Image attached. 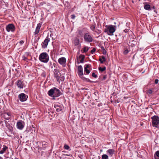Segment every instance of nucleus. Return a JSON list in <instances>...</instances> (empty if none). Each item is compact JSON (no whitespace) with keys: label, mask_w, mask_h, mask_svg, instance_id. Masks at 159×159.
Here are the masks:
<instances>
[{"label":"nucleus","mask_w":159,"mask_h":159,"mask_svg":"<svg viewBox=\"0 0 159 159\" xmlns=\"http://www.w3.org/2000/svg\"><path fill=\"white\" fill-rule=\"evenodd\" d=\"M1 147H2L1 144V143H0V149H1Z\"/></svg>","instance_id":"obj_47"},{"label":"nucleus","mask_w":159,"mask_h":159,"mask_svg":"<svg viewBox=\"0 0 159 159\" xmlns=\"http://www.w3.org/2000/svg\"><path fill=\"white\" fill-rule=\"evenodd\" d=\"M92 77L95 78H96L97 77V75L96 74H95L94 72L92 73Z\"/></svg>","instance_id":"obj_36"},{"label":"nucleus","mask_w":159,"mask_h":159,"mask_svg":"<svg viewBox=\"0 0 159 159\" xmlns=\"http://www.w3.org/2000/svg\"><path fill=\"white\" fill-rule=\"evenodd\" d=\"M154 157L155 159H159V151H157L156 152Z\"/></svg>","instance_id":"obj_27"},{"label":"nucleus","mask_w":159,"mask_h":159,"mask_svg":"<svg viewBox=\"0 0 159 159\" xmlns=\"http://www.w3.org/2000/svg\"><path fill=\"white\" fill-rule=\"evenodd\" d=\"M152 89H149L148 91V93L149 94H152Z\"/></svg>","instance_id":"obj_39"},{"label":"nucleus","mask_w":159,"mask_h":159,"mask_svg":"<svg viewBox=\"0 0 159 159\" xmlns=\"http://www.w3.org/2000/svg\"><path fill=\"white\" fill-rule=\"evenodd\" d=\"M54 71V73H58V70L57 69V66L55 68L53 69V70Z\"/></svg>","instance_id":"obj_33"},{"label":"nucleus","mask_w":159,"mask_h":159,"mask_svg":"<svg viewBox=\"0 0 159 159\" xmlns=\"http://www.w3.org/2000/svg\"><path fill=\"white\" fill-rule=\"evenodd\" d=\"M70 16L72 19H74L76 17L75 16L74 14L71 15Z\"/></svg>","instance_id":"obj_37"},{"label":"nucleus","mask_w":159,"mask_h":159,"mask_svg":"<svg viewBox=\"0 0 159 159\" xmlns=\"http://www.w3.org/2000/svg\"><path fill=\"white\" fill-rule=\"evenodd\" d=\"M98 106H99V104H98Z\"/></svg>","instance_id":"obj_53"},{"label":"nucleus","mask_w":159,"mask_h":159,"mask_svg":"<svg viewBox=\"0 0 159 159\" xmlns=\"http://www.w3.org/2000/svg\"><path fill=\"white\" fill-rule=\"evenodd\" d=\"M24 43V41H23V40H21L20 41V43L21 44H23Z\"/></svg>","instance_id":"obj_43"},{"label":"nucleus","mask_w":159,"mask_h":159,"mask_svg":"<svg viewBox=\"0 0 159 159\" xmlns=\"http://www.w3.org/2000/svg\"><path fill=\"white\" fill-rule=\"evenodd\" d=\"M89 50V48L87 47H85L83 49V52H86Z\"/></svg>","instance_id":"obj_31"},{"label":"nucleus","mask_w":159,"mask_h":159,"mask_svg":"<svg viewBox=\"0 0 159 159\" xmlns=\"http://www.w3.org/2000/svg\"><path fill=\"white\" fill-rule=\"evenodd\" d=\"M0 159H3V158L2 157H0Z\"/></svg>","instance_id":"obj_48"},{"label":"nucleus","mask_w":159,"mask_h":159,"mask_svg":"<svg viewBox=\"0 0 159 159\" xmlns=\"http://www.w3.org/2000/svg\"><path fill=\"white\" fill-rule=\"evenodd\" d=\"M80 40L78 38H76L74 40V43L75 46H79Z\"/></svg>","instance_id":"obj_23"},{"label":"nucleus","mask_w":159,"mask_h":159,"mask_svg":"<svg viewBox=\"0 0 159 159\" xmlns=\"http://www.w3.org/2000/svg\"><path fill=\"white\" fill-rule=\"evenodd\" d=\"M153 9L154 8V7H153Z\"/></svg>","instance_id":"obj_55"},{"label":"nucleus","mask_w":159,"mask_h":159,"mask_svg":"<svg viewBox=\"0 0 159 159\" xmlns=\"http://www.w3.org/2000/svg\"><path fill=\"white\" fill-rule=\"evenodd\" d=\"M58 73H55L54 74V76L55 78H56L57 81H58L60 79V76L59 75H60V76L61 75V74H59V75H58Z\"/></svg>","instance_id":"obj_25"},{"label":"nucleus","mask_w":159,"mask_h":159,"mask_svg":"<svg viewBox=\"0 0 159 159\" xmlns=\"http://www.w3.org/2000/svg\"><path fill=\"white\" fill-rule=\"evenodd\" d=\"M23 60L24 61H26L27 59V58L26 57H23Z\"/></svg>","instance_id":"obj_45"},{"label":"nucleus","mask_w":159,"mask_h":159,"mask_svg":"<svg viewBox=\"0 0 159 159\" xmlns=\"http://www.w3.org/2000/svg\"><path fill=\"white\" fill-rule=\"evenodd\" d=\"M6 29L7 31L8 32L10 31L14 32L15 30V27L13 24H10L6 26Z\"/></svg>","instance_id":"obj_7"},{"label":"nucleus","mask_w":159,"mask_h":159,"mask_svg":"<svg viewBox=\"0 0 159 159\" xmlns=\"http://www.w3.org/2000/svg\"><path fill=\"white\" fill-rule=\"evenodd\" d=\"M16 85L18 88L20 89H23L25 85V84L23 81L21 80H18L16 83Z\"/></svg>","instance_id":"obj_12"},{"label":"nucleus","mask_w":159,"mask_h":159,"mask_svg":"<svg viewBox=\"0 0 159 159\" xmlns=\"http://www.w3.org/2000/svg\"><path fill=\"white\" fill-rule=\"evenodd\" d=\"M39 59L42 62L46 63L49 61V57L46 52H43L39 55Z\"/></svg>","instance_id":"obj_2"},{"label":"nucleus","mask_w":159,"mask_h":159,"mask_svg":"<svg viewBox=\"0 0 159 159\" xmlns=\"http://www.w3.org/2000/svg\"><path fill=\"white\" fill-rule=\"evenodd\" d=\"M79 63H80V62H78V64H79Z\"/></svg>","instance_id":"obj_54"},{"label":"nucleus","mask_w":159,"mask_h":159,"mask_svg":"<svg viewBox=\"0 0 159 159\" xmlns=\"http://www.w3.org/2000/svg\"><path fill=\"white\" fill-rule=\"evenodd\" d=\"M50 39L49 38L48 35L44 41L42 43V48H46L48 44V42L50 41Z\"/></svg>","instance_id":"obj_6"},{"label":"nucleus","mask_w":159,"mask_h":159,"mask_svg":"<svg viewBox=\"0 0 159 159\" xmlns=\"http://www.w3.org/2000/svg\"><path fill=\"white\" fill-rule=\"evenodd\" d=\"M50 67L51 68L52 70H53L57 66L56 64L55 63H52L51 62H50L49 63Z\"/></svg>","instance_id":"obj_20"},{"label":"nucleus","mask_w":159,"mask_h":159,"mask_svg":"<svg viewBox=\"0 0 159 159\" xmlns=\"http://www.w3.org/2000/svg\"><path fill=\"white\" fill-rule=\"evenodd\" d=\"M102 159H108V157L106 154L103 155L102 156Z\"/></svg>","instance_id":"obj_29"},{"label":"nucleus","mask_w":159,"mask_h":159,"mask_svg":"<svg viewBox=\"0 0 159 159\" xmlns=\"http://www.w3.org/2000/svg\"><path fill=\"white\" fill-rule=\"evenodd\" d=\"M81 78L83 80H84V81H85V80H86V78L85 77H84L83 76H80Z\"/></svg>","instance_id":"obj_40"},{"label":"nucleus","mask_w":159,"mask_h":159,"mask_svg":"<svg viewBox=\"0 0 159 159\" xmlns=\"http://www.w3.org/2000/svg\"><path fill=\"white\" fill-rule=\"evenodd\" d=\"M54 107L56 109V110L57 112H59L62 109V107L58 105H55Z\"/></svg>","instance_id":"obj_18"},{"label":"nucleus","mask_w":159,"mask_h":159,"mask_svg":"<svg viewBox=\"0 0 159 159\" xmlns=\"http://www.w3.org/2000/svg\"><path fill=\"white\" fill-rule=\"evenodd\" d=\"M106 77H104V78L105 79Z\"/></svg>","instance_id":"obj_52"},{"label":"nucleus","mask_w":159,"mask_h":159,"mask_svg":"<svg viewBox=\"0 0 159 159\" xmlns=\"http://www.w3.org/2000/svg\"><path fill=\"white\" fill-rule=\"evenodd\" d=\"M85 81H86L87 82H94V83H95V82H94L93 81L90 80L88 78H86V80Z\"/></svg>","instance_id":"obj_34"},{"label":"nucleus","mask_w":159,"mask_h":159,"mask_svg":"<svg viewBox=\"0 0 159 159\" xmlns=\"http://www.w3.org/2000/svg\"><path fill=\"white\" fill-rule=\"evenodd\" d=\"M0 116L1 118H3L6 120H8L10 119L11 115V113L8 112H6L5 111H3V112L0 111Z\"/></svg>","instance_id":"obj_3"},{"label":"nucleus","mask_w":159,"mask_h":159,"mask_svg":"<svg viewBox=\"0 0 159 159\" xmlns=\"http://www.w3.org/2000/svg\"><path fill=\"white\" fill-rule=\"evenodd\" d=\"M20 100L21 102H25L28 96L24 93H21L18 95Z\"/></svg>","instance_id":"obj_8"},{"label":"nucleus","mask_w":159,"mask_h":159,"mask_svg":"<svg viewBox=\"0 0 159 159\" xmlns=\"http://www.w3.org/2000/svg\"><path fill=\"white\" fill-rule=\"evenodd\" d=\"M144 8L147 10H151V9L150 8V6L149 4H145L144 6Z\"/></svg>","instance_id":"obj_26"},{"label":"nucleus","mask_w":159,"mask_h":159,"mask_svg":"<svg viewBox=\"0 0 159 159\" xmlns=\"http://www.w3.org/2000/svg\"><path fill=\"white\" fill-rule=\"evenodd\" d=\"M94 93L95 96H97L98 94V92H95Z\"/></svg>","instance_id":"obj_44"},{"label":"nucleus","mask_w":159,"mask_h":159,"mask_svg":"<svg viewBox=\"0 0 159 159\" xmlns=\"http://www.w3.org/2000/svg\"><path fill=\"white\" fill-rule=\"evenodd\" d=\"M54 89V95L53 96V99H55V98L57 97L60 96L61 95V93L60 90L56 88L55 87V89Z\"/></svg>","instance_id":"obj_11"},{"label":"nucleus","mask_w":159,"mask_h":159,"mask_svg":"<svg viewBox=\"0 0 159 159\" xmlns=\"http://www.w3.org/2000/svg\"><path fill=\"white\" fill-rule=\"evenodd\" d=\"M78 75L80 76L83 75V70L82 67L81 65L79 66L78 67Z\"/></svg>","instance_id":"obj_13"},{"label":"nucleus","mask_w":159,"mask_h":159,"mask_svg":"<svg viewBox=\"0 0 159 159\" xmlns=\"http://www.w3.org/2000/svg\"><path fill=\"white\" fill-rule=\"evenodd\" d=\"M107 152L108 154L110 155L111 156H112L114 154L115 151L113 149H109L107 150Z\"/></svg>","instance_id":"obj_19"},{"label":"nucleus","mask_w":159,"mask_h":159,"mask_svg":"<svg viewBox=\"0 0 159 159\" xmlns=\"http://www.w3.org/2000/svg\"><path fill=\"white\" fill-rule=\"evenodd\" d=\"M64 147L65 149L68 150L70 149V147L66 144H65Z\"/></svg>","instance_id":"obj_32"},{"label":"nucleus","mask_w":159,"mask_h":159,"mask_svg":"<svg viewBox=\"0 0 159 159\" xmlns=\"http://www.w3.org/2000/svg\"><path fill=\"white\" fill-rule=\"evenodd\" d=\"M159 82V80L158 79H156L155 81V83L156 84H157Z\"/></svg>","instance_id":"obj_41"},{"label":"nucleus","mask_w":159,"mask_h":159,"mask_svg":"<svg viewBox=\"0 0 159 159\" xmlns=\"http://www.w3.org/2000/svg\"><path fill=\"white\" fill-rule=\"evenodd\" d=\"M4 122H5V124L6 125V127H7L8 122L6 120H5Z\"/></svg>","instance_id":"obj_42"},{"label":"nucleus","mask_w":159,"mask_h":159,"mask_svg":"<svg viewBox=\"0 0 159 159\" xmlns=\"http://www.w3.org/2000/svg\"><path fill=\"white\" fill-rule=\"evenodd\" d=\"M54 89H55V87L52 88L48 91V94L49 96L53 97V96L54 95Z\"/></svg>","instance_id":"obj_17"},{"label":"nucleus","mask_w":159,"mask_h":159,"mask_svg":"<svg viewBox=\"0 0 159 159\" xmlns=\"http://www.w3.org/2000/svg\"><path fill=\"white\" fill-rule=\"evenodd\" d=\"M91 67V65L90 64H86L84 66V71L87 74H89L90 71L88 69H90Z\"/></svg>","instance_id":"obj_14"},{"label":"nucleus","mask_w":159,"mask_h":159,"mask_svg":"<svg viewBox=\"0 0 159 159\" xmlns=\"http://www.w3.org/2000/svg\"><path fill=\"white\" fill-rule=\"evenodd\" d=\"M42 25V23H39L37 24V27L36 28L35 31L34 32V35L37 34L39 31Z\"/></svg>","instance_id":"obj_15"},{"label":"nucleus","mask_w":159,"mask_h":159,"mask_svg":"<svg viewBox=\"0 0 159 159\" xmlns=\"http://www.w3.org/2000/svg\"><path fill=\"white\" fill-rule=\"evenodd\" d=\"M84 41L86 42L90 43L92 42L93 40L92 36L88 31L85 33L84 35Z\"/></svg>","instance_id":"obj_4"},{"label":"nucleus","mask_w":159,"mask_h":159,"mask_svg":"<svg viewBox=\"0 0 159 159\" xmlns=\"http://www.w3.org/2000/svg\"><path fill=\"white\" fill-rule=\"evenodd\" d=\"M99 61H100V63L102 64L104 61H106V59L105 57L104 56H102L100 57Z\"/></svg>","instance_id":"obj_22"},{"label":"nucleus","mask_w":159,"mask_h":159,"mask_svg":"<svg viewBox=\"0 0 159 159\" xmlns=\"http://www.w3.org/2000/svg\"><path fill=\"white\" fill-rule=\"evenodd\" d=\"M14 159H19V158H16V157H15V158H14Z\"/></svg>","instance_id":"obj_49"},{"label":"nucleus","mask_w":159,"mask_h":159,"mask_svg":"<svg viewBox=\"0 0 159 159\" xmlns=\"http://www.w3.org/2000/svg\"><path fill=\"white\" fill-rule=\"evenodd\" d=\"M106 28L104 29V32L107 33L110 35H113V34L116 29V26L112 25H108L105 26Z\"/></svg>","instance_id":"obj_1"},{"label":"nucleus","mask_w":159,"mask_h":159,"mask_svg":"<svg viewBox=\"0 0 159 159\" xmlns=\"http://www.w3.org/2000/svg\"><path fill=\"white\" fill-rule=\"evenodd\" d=\"M85 56L83 55L80 54L79 56V58L80 59V63H83L85 58Z\"/></svg>","instance_id":"obj_24"},{"label":"nucleus","mask_w":159,"mask_h":159,"mask_svg":"<svg viewBox=\"0 0 159 159\" xmlns=\"http://www.w3.org/2000/svg\"><path fill=\"white\" fill-rule=\"evenodd\" d=\"M95 100H96V101H97V100H98V99H95Z\"/></svg>","instance_id":"obj_51"},{"label":"nucleus","mask_w":159,"mask_h":159,"mask_svg":"<svg viewBox=\"0 0 159 159\" xmlns=\"http://www.w3.org/2000/svg\"><path fill=\"white\" fill-rule=\"evenodd\" d=\"M86 32L87 31L84 29L79 30L78 31L77 36L78 37H82Z\"/></svg>","instance_id":"obj_10"},{"label":"nucleus","mask_w":159,"mask_h":159,"mask_svg":"<svg viewBox=\"0 0 159 159\" xmlns=\"http://www.w3.org/2000/svg\"><path fill=\"white\" fill-rule=\"evenodd\" d=\"M15 70L16 71H17V69H16Z\"/></svg>","instance_id":"obj_50"},{"label":"nucleus","mask_w":159,"mask_h":159,"mask_svg":"<svg viewBox=\"0 0 159 159\" xmlns=\"http://www.w3.org/2000/svg\"><path fill=\"white\" fill-rule=\"evenodd\" d=\"M8 148L6 145H3L2 149L0 151V154H2L4 153Z\"/></svg>","instance_id":"obj_21"},{"label":"nucleus","mask_w":159,"mask_h":159,"mask_svg":"<svg viewBox=\"0 0 159 159\" xmlns=\"http://www.w3.org/2000/svg\"><path fill=\"white\" fill-rule=\"evenodd\" d=\"M66 59L64 57H62L59 58L58 60V62L62 66L65 67L66 66Z\"/></svg>","instance_id":"obj_9"},{"label":"nucleus","mask_w":159,"mask_h":159,"mask_svg":"<svg viewBox=\"0 0 159 159\" xmlns=\"http://www.w3.org/2000/svg\"><path fill=\"white\" fill-rule=\"evenodd\" d=\"M129 50L128 49H126L124 52V53L125 54H127L129 52Z\"/></svg>","instance_id":"obj_38"},{"label":"nucleus","mask_w":159,"mask_h":159,"mask_svg":"<svg viewBox=\"0 0 159 159\" xmlns=\"http://www.w3.org/2000/svg\"><path fill=\"white\" fill-rule=\"evenodd\" d=\"M106 69V67L105 66H104L102 68L101 67H98V70L99 71L101 72H103Z\"/></svg>","instance_id":"obj_28"},{"label":"nucleus","mask_w":159,"mask_h":159,"mask_svg":"<svg viewBox=\"0 0 159 159\" xmlns=\"http://www.w3.org/2000/svg\"><path fill=\"white\" fill-rule=\"evenodd\" d=\"M17 126L18 129L21 130L24 128V125L21 122L18 121L17 123Z\"/></svg>","instance_id":"obj_16"},{"label":"nucleus","mask_w":159,"mask_h":159,"mask_svg":"<svg viewBox=\"0 0 159 159\" xmlns=\"http://www.w3.org/2000/svg\"><path fill=\"white\" fill-rule=\"evenodd\" d=\"M151 118L153 126L157 127L159 123V117L157 116H154Z\"/></svg>","instance_id":"obj_5"},{"label":"nucleus","mask_w":159,"mask_h":159,"mask_svg":"<svg viewBox=\"0 0 159 159\" xmlns=\"http://www.w3.org/2000/svg\"><path fill=\"white\" fill-rule=\"evenodd\" d=\"M103 54L105 53H106V50H105V49H104V47H103Z\"/></svg>","instance_id":"obj_46"},{"label":"nucleus","mask_w":159,"mask_h":159,"mask_svg":"<svg viewBox=\"0 0 159 159\" xmlns=\"http://www.w3.org/2000/svg\"><path fill=\"white\" fill-rule=\"evenodd\" d=\"M90 29L93 31H94L95 29V26L93 24L91 26H90Z\"/></svg>","instance_id":"obj_30"},{"label":"nucleus","mask_w":159,"mask_h":159,"mask_svg":"<svg viewBox=\"0 0 159 159\" xmlns=\"http://www.w3.org/2000/svg\"><path fill=\"white\" fill-rule=\"evenodd\" d=\"M96 49L95 48H93V49L91 50V52L92 54H93V53L95 51Z\"/></svg>","instance_id":"obj_35"}]
</instances>
